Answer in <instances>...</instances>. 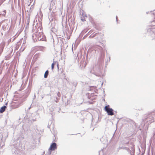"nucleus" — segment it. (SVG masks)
Wrapping results in <instances>:
<instances>
[{
    "mask_svg": "<svg viewBox=\"0 0 155 155\" xmlns=\"http://www.w3.org/2000/svg\"><path fill=\"white\" fill-rule=\"evenodd\" d=\"M150 12L151 13V14H153L154 16H155V12Z\"/></svg>",
    "mask_w": 155,
    "mask_h": 155,
    "instance_id": "nucleus-30",
    "label": "nucleus"
},
{
    "mask_svg": "<svg viewBox=\"0 0 155 155\" xmlns=\"http://www.w3.org/2000/svg\"><path fill=\"white\" fill-rule=\"evenodd\" d=\"M49 74V71L48 70H47L45 71L44 75V77L45 78H47L48 77V75Z\"/></svg>",
    "mask_w": 155,
    "mask_h": 155,
    "instance_id": "nucleus-16",
    "label": "nucleus"
},
{
    "mask_svg": "<svg viewBox=\"0 0 155 155\" xmlns=\"http://www.w3.org/2000/svg\"><path fill=\"white\" fill-rule=\"evenodd\" d=\"M50 125H49V124H48V128H50Z\"/></svg>",
    "mask_w": 155,
    "mask_h": 155,
    "instance_id": "nucleus-35",
    "label": "nucleus"
},
{
    "mask_svg": "<svg viewBox=\"0 0 155 155\" xmlns=\"http://www.w3.org/2000/svg\"><path fill=\"white\" fill-rule=\"evenodd\" d=\"M142 121L144 123L146 122L148 124H150L155 121V112H152L148 114L144 115V117L142 119Z\"/></svg>",
    "mask_w": 155,
    "mask_h": 155,
    "instance_id": "nucleus-4",
    "label": "nucleus"
},
{
    "mask_svg": "<svg viewBox=\"0 0 155 155\" xmlns=\"http://www.w3.org/2000/svg\"><path fill=\"white\" fill-rule=\"evenodd\" d=\"M54 65H55V61H54L51 64V68L52 70H53L54 69Z\"/></svg>",
    "mask_w": 155,
    "mask_h": 155,
    "instance_id": "nucleus-19",
    "label": "nucleus"
},
{
    "mask_svg": "<svg viewBox=\"0 0 155 155\" xmlns=\"http://www.w3.org/2000/svg\"><path fill=\"white\" fill-rule=\"evenodd\" d=\"M31 107H29L28 108V109H30Z\"/></svg>",
    "mask_w": 155,
    "mask_h": 155,
    "instance_id": "nucleus-42",
    "label": "nucleus"
},
{
    "mask_svg": "<svg viewBox=\"0 0 155 155\" xmlns=\"http://www.w3.org/2000/svg\"><path fill=\"white\" fill-rule=\"evenodd\" d=\"M38 39L39 41H46V38L45 35H43L42 32H39L38 35Z\"/></svg>",
    "mask_w": 155,
    "mask_h": 155,
    "instance_id": "nucleus-8",
    "label": "nucleus"
},
{
    "mask_svg": "<svg viewBox=\"0 0 155 155\" xmlns=\"http://www.w3.org/2000/svg\"><path fill=\"white\" fill-rule=\"evenodd\" d=\"M28 16H27V17L28 18V19H27V25H28L29 23V21H30V14H28Z\"/></svg>",
    "mask_w": 155,
    "mask_h": 155,
    "instance_id": "nucleus-18",
    "label": "nucleus"
},
{
    "mask_svg": "<svg viewBox=\"0 0 155 155\" xmlns=\"http://www.w3.org/2000/svg\"><path fill=\"white\" fill-rule=\"evenodd\" d=\"M100 45H102L104 47V45L103 43H100Z\"/></svg>",
    "mask_w": 155,
    "mask_h": 155,
    "instance_id": "nucleus-28",
    "label": "nucleus"
},
{
    "mask_svg": "<svg viewBox=\"0 0 155 155\" xmlns=\"http://www.w3.org/2000/svg\"><path fill=\"white\" fill-rule=\"evenodd\" d=\"M131 146H130L129 147H119L118 148L119 150L123 149L127 151V152L130 154V155H134L135 153V148L134 145L132 143H130Z\"/></svg>",
    "mask_w": 155,
    "mask_h": 155,
    "instance_id": "nucleus-5",
    "label": "nucleus"
},
{
    "mask_svg": "<svg viewBox=\"0 0 155 155\" xmlns=\"http://www.w3.org/2000/svg\"><path fill=\"white\" fill-rule=\"evenodd\" d=\"M3 145H4V144H3V145H2V146H1V147H2V146H3Z\"/></svg>",
    "mask_w": 155,
    "mask_h": 155,
    "instance_id": "nucleus-44",
    "label": "nucleus"
},
{
    "mask_svg": "<svg viewBox=\"0 0 155 155\" xmlns=\"http://www.w3.org/2000/svg\"><path fill=\"white\" fill-rule=\"evenodd\" d=\"M15 38H14V39H13V41L14 40V39H15Z\"/></svg>",
    "mask_w": 155,
    "mask_h": 155,
    "instance_id": "nucleus-43",
    "label": "nucleus"
},
{
    "mask_svg": "<svg viewBox=\"0 0 155 155\" xmlns=\"http://www.w3.org/2000/svg\"><path fill=\"white\" fill-rule=\"evenodd\" d=\"M153 136L154 137L155 136V128L154 129V130L153 131Z\"/></svg>",
    "mask_w": 155,
    "mask_h": 155,
    "instance_id": "nucleus-26",
    "label": "nucleus"
},
{
    "mask_svg": "<svg viewBox=\"0 0 155 155\" xmlns=\"http://www.w3.org/2000/svg\"><path fill=\"white\" fill-rule=\"evenodd\" d=\"M3 13L2 14V15L3 16H5L6 13V10H5L3 11Z\"/></svg>",
    "mask_w": 155,
    "mask_h": 155,
    "instance_id": "nucleus-23",
    "label": "nucleus"
},
{
    "mask_svg": "<svg viewBox=\"0 0 155 155\" xmlns=\"http://www.w3.org/2000/svg\"><path fill=\"white\" fill-rule=\"evenodd\" d=\"M60 93L59 92H58V97H60Z\"/></svg>",
    "mask_w": 155,
    "mask_h": 155,
    "instance_id": "nucleus-33",
    "label": "nucleus"
},
{
    "mask_svg": "<svg viewBox=\"0 0 155 155\" xmlns=\"http://www.w3.org/2000/svg\"><path fill=\"white\" fill-rule=\"evenodd\" d=\"M0 96L1 97V96L0 94Z\"/></svg>",
    "mask_w": 155,
    "mask_h": 155,
    "instance_id": "nucleus-50",
    "label": "nucleus"
},
{
    "mask_svg": "<svg viewBox=\"0 0 155 155\" xmlns=\"http://www.w3.org/2000/svg\"><path fill=\"white\" fill-rule=\"evenodd\" d=\"M36 98V96H35V94L34 95V98H33V100H34V99H35V98Z\"/></svg>",
    "mask_w": 155,
    "mask_h": 155,
    "instance_id": "nucleus-32",
    "label": "nucleus"
},
{
    "mask_svg": "<svg viewBox=\"0 0 155 155\" xmlns=\"http://www.w3.org/2000/svg\"><path fill=\"white\" fill-rule=\"evenodd\" d=\"M7 104H8V103L7 102L5 103V105H7Z\"/></svg>",
    "mask_w": 155,
    "mask_h": 155,
    "instance_id": "nucleus-40",
    "label": "nucleus"
},
{
    "mask_svg": "<svg viewBox=\"0 0 155 155\" xmlns=\"http://www.w3.org/2000/svg\"><path fill=\"white\" fill-rule=\"evenodd\" d=\"M4 46L5 44L4 43H1L0 44V55L3 51Z\"/></svg>",
    "mask_w": 155,
    "mask_h": 155,
    "instance_id": "nucleus-13",
    "label": "nucleus"
},
{
    "mask_svg": "<svg viewBox=\"0 0 155 155\" xmlns=\"http://www.w3.org/2000/svg\"><path fill=\"white\" fill-rule=\"evenodd\" d=\"M144 33L148 36H150L153 39H155V19L152 22V25L147 26L145 30Z\"/></svg>",
    "mask_w": 155,
    "mask_h": 155,
    "instance_id": "nucleus-2",
    "label": "nucleus"
},
{
    "mask_svg": "<svg viewBox=\"0 0 155 155\" xmlns=\"http://www.w3.org/2000/svg\"><path fill=\"white\" fill-rule=\"evenodd\" d=\"M6 107V106L5 105H4L1 107L0 109V113H3L5 110Z\"/></svg>",
    "mask_w": 155,
    "mask_h": 155,
    "instance_id": "nucleus-14",
    "label": "nucleus"
},
{
    "mask_svg": "<svg viewBox=\"0 0 155 155\" xmlns=\"http://www.w3.org/2000/svg\"><path fill=\"white\" fill-rule=\"evenodd\" d=\"M53 28H51V31H53Z\"/></svg>",
    "mask_w": 155,
    "mask_h": 155,
    "instance_id": "nucleus-36",
    "label": "nucleus"
},
{
    "mask_svg": "<svg viewBox=\"0 0 155 155\" xmlns=\"http://www.w3.org/2000/svg\"><path fill=\"white\" fill-rule=\"evenodd\" d=\"M24 118L25 119H28V116H25V117H24Z\"/></svg>",
    "mask_w": 155,
    "mask_h": 155,
    "instance_id": "nucleus-31",
    "label": "nucleus"
},
{
    "mask_svg": "<svg viewBox=\"0 0 155 155\" xmlns=\"http://www.w3.org/2000/svg\"><path fill=\"white\" fill-rule=\"evenodd\" d=\"M103 84V83H102L101 84V85H102Z\"/></svg>",
    "mask_w": 155,
    "mask_h": 155,
    "instance_id": "nucleus-45",
    "label": "nucleus"
},
{
    "mask_svg": "<svg viewBox=\"0 0 155 155\" xmlns=\"http://www.w3.org/2000/svg\"><path fill=\"white\" fill-rule=\"evenodd\" d=\"M2 28L3 31H6L8 28V25L7 23L4 24L2 27Z\"/></svg>",
    "mask_w": 155,
    "mask_h": 155,
    "instance_id": "nucleus-12",
    "label": "nucleus"
},
{
    "mask_svg": "<svg viewBox=\"0 0 155 155\" xmlns=\"http://www.w3.org/2000/svg\"><path fill=\"white\" fill-rule=\"evenodd\" d=\"M116 21H117V20H118V17H117V16H116Z\"/></svg>",
    "mask_w": 155,
    "mask_h": 155,
    "instance_id": "nucleus-34",
    "label": "nucleus"
},
{
    "mask_svg": "<svg viewBox=\"0 0 155 155\" xmlns=\"http://www.w3.org/2000/svg\"><path fill=\"white\" fill-rule=\"evenodd\" d=\"M104 109L108 115L112 116L114 115V110L112 108L106 107V106Z\"/></svg>",
    "mask_w": 155,
    "mask_h": 155,
    "instance_id": "nucleus-9",
    "label": "nucleus"
},
{
    "mask_svg": "<svg viewBox=\"0 0 155 155\" xmlns=\"http://www.w3.org/2000/svg\"><path fill=\"white\" fill-rule=\"evenodd\" d=\"M92 74L96 76L101 77L103 75L102 64L98 63L93 68H90L88 74Z\"/></svg>",
    "mask_w": 155,
    "mask_h": 155,
    "instance_id": "nucleus-1",
    "label": "nucleus"
},
{
    "mask_svg": "<svg viewBox=\"0 0 155 155\" xmlns=\"http://www.w3.org/2000/svg\"><path fill=\"white\" fill-rule=\"evenodd\" d=\"M64 79L66 81H68H68H67V79H66V78H64Z\"/></svg>",
    "mask_w": 155,
    "mask_h": 155,
    "instance_id": "nucleus-39",
    "label": "nucleus"
},
{
    "mask_svg": "<svg viewBox=\"0 0 155 155\" xmlns=\"http://www.w3.org/2000/svg\"><path fill=\"white\" fill-rule=\"evenodd\" d=\"M93 32L91 30L88 33V34L89 33V35L91 34V33H92V32Z\"/></svg>",
    "mask_w": 155,
    "mask_h": 155,
    "instance_id": "nucleus-29",
    "label": "nucleus"
},
{
    "mask_svg": "<svg viewBox=\"0 0 155 155\" xmlns=\"http://www.w3.org/2000/svg\"><path fill=\"white\" fill-rule=\"evenodd\" d=\"M82 63H83V62H80V64H80V66H81V64H82Z\"/></svg>",
    "mask_w": 155,
    "mask_h": 155,
    "instance_id": "nucleus-38",
    "label": "nucleus"
},
{
    "mask_svg": "<svg viewBox=\"0 0 155 155\" xmlns=\"http://www.w3.org/2000/svg\"><path fill=\"white\" fill-rule=\"evenodd\" d=\"M55 65H57V68L58 69H59V67H58L59 64H58V62L56 61H55Z\"/></svg>",
    "mask_w": 155,
    "mask_h": 155,
    "instance_id": "nucleus-24",
    "label": "nucleus"
},
{
    "mask_svg": "<svg viewBox=\"0 0 155 155\" xmlns=\"http://www.w3.org/2000/svg\"><path fill=\"white\" fill-rule=\"evenodd\" d=\"M81 20L82 21H85V20L84 19V18H81Z\"/></svg>",
    "mask_w": 155,
    "mask_h": 155,
    "instance_id": "nucleus-27",
    "label": "nucleus"
},
{
    "mask_svg": "<svg viewBox=\"0 0 155 155\" xmlns=\"http://www.w3.org/2000/svg\"><path fill=\"white\" fill-rule=\"evenodd\" d=\"M57 145L56 143L55 142L52 143L48 149V155H50L51 153V151L55 150L57 149Z\"/></svg>",
    "mask_w": 155,
    "mask_h": 155,
    "instance_id": "nucleus-7",
    "label": "nucleus"
},
{
    "mask_svg": "<svg viewBox=\"0 0 155 155\" xmlns=\"http://www.w3.org/2000/svg\"><path fill=\"white\" fill-rule=\"evenodd\" d=\"M88 34H86V35H85L84 37H83V39H84V38H85L88 36Z\"/></svg>",
    "mask_w": 155,
    "mask_h": 155,
    "instance_id": "nucleus-25",
    "label": "nucleus"
},
{
    "mask_svg": "<svg viewBox=\"0 0 155 155\" xmlns=\"http://www.w3.org/2000/svg\"><path fill=\"white\" fill-rule=\"evenodd\" d=\"M49 1H51V2L52 1V0H49Z\"/></svg>",
    "mask_w": 155,
    "mask_h": 155,
    "instance_id": "nucleus-46",
    "label": "nucleus"
},
{
    "mask_svg": "<svg viewBox=\"0 0 155 155\" xmlns=\"http://www.w3.org/2000/svg\"><path fill=\"white\" fill-rule=\"evenodd\" d=\"M99 155H104L103 154V151L102 149H101V150H100L99 152Z\"/></svg>",
    "mask_w": 155,
    "mask_h": 155,
    "instance_id": "nucleus-20",
    "label": "nucleus"
},
{
    "mask_svg": "<svg viewBox=\"0 0 155 155\" xmlns=\"http://www.w3.org/2000/svg\"><path fill=\"white\" fill-rule=\"evenodd\" d=\"M70 82L72 86L71 90L73 91L74 92L76 89V87L77 85L78 82L74 80L71 81Z\"/></svg>",
    "mask_w": 155,
    "mask_h": 155,
    "instance_id": "nucleus-10",
    "label": "nucleus"
},
{
    "mask_svg": "<svg viewBox=\"0 0 155 155\" xmlns=\"http://www.w3.org/2000/svg\"><path fill=\"white\" fill-rule=\"evenodd\" d=\"M35 57V55L34 56V57L33 58H34Z\"/></svg>",
    "mask_w": 155,
    "mask_h": 155,
    "instance_id": "nucleus-47",
    "label": "nucleus"
},
{
    "mask_svg": "<svg viewBox=\"0 0 155 155\" xmlns=\"http://www.w3.org/2000/svg\"><path fill=\"white\" fill-rule=\"evenodd\" d=\"M110 60V57H109V59H107V60H106L105 63L107 64L108 62H109Z\"/></svg>",
    "mask_w": 155,
    "mask_h": 155,
    "instance_id": "nucleus-21",
    "label": "nucleus"
},
{
    "mask_svg": "<svg viewBox=\"0 0 155 155\" xmlns=\"http://www.w3.org/2000/svg\"><path fill=\"white\" fill-rule=\"evenodd\" d=\"M101 140H102V139H100L101 141Z\"/></svg>",
    "mask_w": 155,
    "mask_h": 155,
    "instance_id": "nucleus-49",
    "label": "nucleus"
},
{
    "mask_svg": "<svg viewBox=\"0 0 155 155\" xmlns=\"http://www.w3.org/2000/svg\"><path fill=\"white\" fill-rule=\"evenodd\" d=\"M13 147H12V155H20L19 154V150L22 147V144L20 143L19 139H17L13 141L12 143Z\"/></svg>",
    "mask_w": 155,
    "mask_h": 155,
    "instance_id": "nucleus-3",
    "label": "nucleus"
},
{
    "mask_svg": "<svg viewBox=\"0 0 155 155\" xmlns=\"http://www.w3.org/2000/svg\"><path fill=\"white\" fill-rule=\"evenodd\" d=\"M99 49L100 50V55L98 59V63L102 64V63L104 61L105 56V52L103 50V48L100 46H98Z\"/></svg>",
    "mask_w": 155,
    "mask_h": 155,
    "instance_id": "nucleus-6",
    "label": "nucleus"
},
{
    "mask_svg": "<svg viewBox=\"0 0 155 155\" xmlns=\"http://www.w3.org/2000/svg\"><path fill=\"white\" fill-rule=\"evenodd\" d=\"M115 133V132H114V133L113 136V137H112V138H111V139H113V137H114V134Z\"/></svg>",
    "mask_w": 155,
    "mask_h": 155,
    "instance_id": "nucleus-37",
    "label": "nucleus"
},
{
    "mask_svg": "<svg viewBox=\"0 0 155 155\" xmlns=\"http://www.w3.org/2000/svg\"><path fill=\"white\" fill-rule=\"evenodd\" d=\"M115 112L116 113H117V111H116Z\"/></svg>",
    "mask_w": 155,
    "mask_h": 155,
    "instance_id": "nucleus-48",
    "label": "nucleus"
},
{
    "mask_svg": "<svg viewBox=\"0 0 155 155\" xmlns=\"http://www.w3.org/2000/svg\"><path fill=\"white\" fill-rule=\"evenodd\" d=\"M87 54L86 55V56H85V55H84L83 57L84 60H83V62H84V67L86 66L87 63Z\"/></svg>",
    "mask_w": 155,
    "mask_h": 155,
    "instance_id": "nucleus-11",
    "label": "nucleus"
},
{
    "mask_svg": "<svg viewBox=\"0 0 155 155\" xmlns=\"http://www.w3.org/2000/svg\"><path fill=\"white\" fill-rule=\"evenodd\" d=\"M32 120H33V121H35V120H34V119H32Z\"/></svg>",
    "mask_w": 155,
    "mask_h": 155,
    "instance_id": "nucleus-41",
    "label": "nucleus"
},
{
    "mask_svg": "<svg viewBox=\"0 0 155 155\" xmlns=\"http://www.w3.org/2000/svg\"><path fill=\"white\" fill-rule=\"evenodd\" d=\"M130 143L129 141H126V140H124L123 142V144L127 145L128 144H130L131 146V145L130 144V143Z\"/></svg>",
    "mask_w": 155,
    "mask_h": 155,
    "instance_id": "nucleus-15",
    "label": "nucleus"
},
{
    "mask_svg": "<svg viewBox=\"0 0 155 155\" xmlns=\"http://www.w3.org/2000/svg\"><path fill=\"white\" fill-rule=\"evenodd\" d=\"M87 31L86 30H83L81 32V34H80V35L79 36V37H82L83 36V34L85 33H86Z\"/></svg>",
    "mask_w": 155,
    "mask_h": 155,
    "instance_id": "nucleus-17",
    "label": "nucleus"
},
{
    "mask_svg": "<svg viewBox=\"0 0 155 155\" xmlns=\"http://www.w3.org/2000/svg\"><path fill=\"white\" fill-rule=\"evenodd\" d=\"M98 34H97V33H95V34H94L92 36H91V35H90L89 36V38H93L94 37H95L96 35H97Z\"/></svg>",
    "mask_w": 155,
    "mask_h": 155,
    "instance_id": "nucleus-22",
    "label": "nucleus"
}]
</instances>
